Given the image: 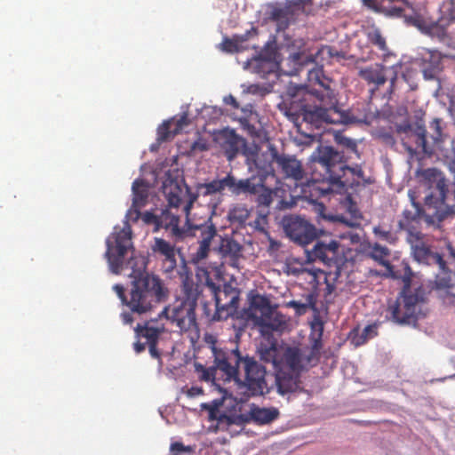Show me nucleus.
<instances>
[{
  "label": "nucleus",
  "mask_w": 455,
  "mask_h": 455,
  "mask_svg": "<svg viewBox=\"0 0 455 455\" xmlns=\"http://www.w3.org/2000/svg\"><path fill=\"white\" fill-rule=\"evenodd\" d=\"M305 4V0H288L284 6H273L268 15L276 23V30L284 31L295 16L304 12Z\"/></svg>",
  "instance_id": "6ab92c4d"
},
{
  "label": "nucleus",
  "mask_w": 455,
  "mask_h": 455,
  "mask_svg": "<svg viewBox=\"0 0 455 455\" xmlns=\"http://www.w3.org/2000/svg\"><path fill=\"white\" fill-rule=\"evenodd\" d=\"M440 12L441 17L427 28V33L443 42L448 37L447 27L455 20V1L443 3Z\"/></svg>",
  "instance_id": "412c9836"
},
{
  "label": "nucleus",
  "mask_w": 455,
  "mask_h": 455,
  "mask_svg": "<svg viewBox=\"0 0 455 455\" xmlns=\"http://www.w3.org/2000/svg\"><path fill=\"white\" fill-rule=\"evenodd\" d=\"M279 411L276 408H259L255 407L251 410L250 415L251 419L260 425L268 424L275 420L279 417Z\"/></svg>",
  "instance_id": "7c9ffc66"
},
{
  "label": "nucleus",
  "mask_w": 455,
  "mask_h": 455,
  "mask_svg": "<svg viewBox=\"0 0 455 455\" xmlns=\"http://www.w3.org/2000/svg\"><path fill=\"white\" fill-rule=\"evenodd\" d=\"M170 451L172 452H176V453H180V454H193L194 451H195V449L194 447L190 446V445H184L182 443L180 442H174V443H171V446H170Z\"/></svg>",
  "instance_id": "c03bdc74"
},
{
  "label": "nucleus",
  "mask_w": 455,
  "mask_h": 455,
  "mask_svg": "<svg viewBox=\"0 0 455 455\" xmlns=\"http://www.w3.org/2000/svg\"><path fill=\"white\" fill-rule=\"evenodd\" d=\"M339 142L346 146L347 148H350L352 151L356 150V143L348 138H341Z\"/></svg>",
  "instance_id": "603ef678"
},
{
  "label": "nucleus",
  "mask_w": 455,
  "mask_h": 455,
  "mask_svg": "<svg viewBox=\"0 0 455 455\" xmlns=\"http://www.w3.org/2000/svg\"><path fill=\"white\" fill-rule=\"evenodd\" d=\"M413 272L408 263L402 264V269L393 273V278L402 279L403 288L399 296L388 302L387 314L389 318L398 324L415 323L420 313L421 305L427 300V291L420 285L411 288Z\"/></svg>",
  "instance_id": "0eeeda50"
},
{
  "label": "nucleus",
  "mask_w": 455,
  "mask_h": 455,
  "mask_svg": "<svg viewBox=\"0 0 455 455\" xmlns=\"http://www.w3.org/2000/svg\"><path fill=\"white\" fill-rule=\"evenodd\" d=\"M205 341L210 345L212 353L215 356L217 367L227 380L240 381L239 368L242 365L244 371V379L242 385L246 387L248 395H261L268 391L266 368L253 357L243 356L237 346L235 348L218 347L212 335L206 336Z\"/></svg>",
  "instance_id": "20e7f679"
},
{
  "label": "nucleus",
  "mask_w": 455,
  "mask_h": 455,
  "mask_svg": "<svg viewBox=\"0 0 455 455\" xmlns=\"http://www.w3.org/2000/svg\"><path fill=\"white\" fill-rule=\"evenodd\" d=\"M262 72H263V73H268V72H269V70H266V69H264V70H262Z\"/></svg>",
  "instance_id": "69168bd1"
},
{
  "label": "nucleus",
  "mask_w": 455,
  "mask_h": 455,
  "mask_svg": "<svg viewBox=\"0 0 455 455\" xmlns=\"http://www.w3.org/2000/svg\"><path fill=\"white\" fill-rule=\"evenodd\" d=\"M251 35L256 36L257 29L255 28H251V30L246 31L244 35L235 36L234 38H224L221 43V49L227 52H239V44L249 39Z\"/></svg>",
  "instance_id": "72a5a7b5"
},
{
  "label": "nucleus",
  "mask_w": 455,
  "mask_h": 455,
  "mask_svg": "<svg viewBox=\"0 0 455 455\" xmlns=\"http://www.w3.org/2000/svg\"><path fill=\"white\" fill-rule=\"evenodd\" d=\"M272 161L276 165L277 172L283 179L291 180L296 184L302 182L306 172L302 163L295 156L279 153L275 148L271 149Z\"/></svg>",
  "instance_id": "f3484780"
},
{
  "label": "nucleus",
  "mask_w": 455,
  "mask_h": 455,
  "mask_svg": "<svg viewBox=\"0 0 455 455\" xmlns=\"http://www.w3.org/2000/svg\"><path fill=\"white\" fill-rule=\"evenodd\" d=\"M388 256H389V250L387 247L382 246L379 243H375L372 246L371 251V257L374 260L378 261L380 265L386 267L388 269L390 275L393 277V273L396 272L398 270H401L402 264L405 263V262L403 261L400 264L399 268L395 270L394 267L390 265L389 261L387 259Z\"/></svg>",
  "instance_id": "2f4dec72"
},
{
  "label": "nucleus",
  "mask_w": 455,
  "mask_h": 455,
  "mask_svg": "<svg viewBox=\"0 0 455 455\" xmlns=\"http://www.w3.org/2000/svg\"><path fill=\"white\" fill-rule=\"evenodd\" d=\"M188 397H195L204 394V389L201 387H192L186 392Z\"/></svg>",
  "instance_id": "3c124183"
},
{
  "label": "nucleus",
  "mask_w": 455,
  "mask_h": 455,
  "mask_svg": "<svg viewBox=\"0 0 455 455\" xmlns=\"http://www.w3.org/2000/svg\"><path fill=\"white\" fill-rule=\"evenodd\" d=\"M430 133L427 132L422 120L416 122V144L417 148L427 156H432L436 149L441 148V145L445 139L443 132L442 119L435 118L429 124Z\"/></svg>",
  "instance_id": "ddd939ff"
},
{
  "label": "nucleus",
  "mask_w": 455,
  "mask_h": 455,
  "mask_svg": "<svg viewBox=\"0 0 455 455\" xmlns=\"http://www.w3.org/2000/svg\"><path fill=\"white\" fill-rule=\"evenodd\" d=\"M220 251L225 257L237 259L241 256L242 246L233 238H223L220 245Z\"/></svg>",
  "instance_id": "f704fd0d"
},
{
  "label": "nucleus",
  "mask_w": 455,
  "mask_h": 455,
  "mask_svg": "<svg viewBox=\"0 0 455 455\" xmlns=\"http://www.w3.org/2000/svg\"><path fill=\"white\" fill-rule=\"evenodd\" d=\"M315 297L314 294L309 293L306 297L305 302H300L298 300H291L289 302V306L293 307L298 315H304L309 308H315Z\"/></svg>",
  "instance_id": "e433bc0d"
},
{
  "label": "nucleus",
  "mask_w": 455,
  "mask_h": 455,
  "mask_svg": "<svg viewBox=\"0 0 455 455\" xmlns=\"http://www.w3.org/2000/svg\"><path fill=\"white\" fill-rule=\"evenodd\" d=\"M358 75L369 84H374L376 88L387 82L386 68L378 64L360 69Z\"/></svg>",
  "instance_id": "c85d7f7f"
},
{
  "label": "nucleus",
  "mask_w": 455,
  "mask_h": 455,
  "mask_svg": "<svg viewBox=\"0 0 455 455\" xmlns=\"http://www.w3.org/2000/svg\"><path fill=\"white\" fill-rule=\"evenodd\" d=\"M147 343H141L140 341H137L133 344L134 350L136 353H141L145 350Z\"/></svg>",
  "instance_id": "13d9d810"
},
{
  "label": "nucleus",
  "mask_w": 455,
  "mask_h": 455,
  "mask_svg": "<svg viewBox=\"0 0 455 455\" xmlns=\"http://www.w3.org/2000/svg\"><path fill=\"white\" fill-rule=\"evenodd\" d=\"M409 196L415 207V211L404 210L398 221L399 230H404L407 233L406 241L411 240V236H419L423 235L419 230L421 220L426 222L427 205L423 209L419 203L415 201L414 192L409 191Z\"/></svg>",
  "instance_id": "a211bd4d"
},
{
  "label": "nucleus",
  "mask_w": 455,
  "mask_h": 455,
  "mask_svg": "<svg viewBox=\"0 0 455 455\" xmlns=\"http://www.w3.org/2000/svg\"><path fill=\"white\" fill-rule=\"evenodd\" d=\"M448 112H449L451 117L452 118L453 124H455V102L454 101L450 102V105L448 108Z\"/></svg>",
  "instance_id": "bf43d9fd"
},
{
  "label": "nucleus",
  "mask_w": 455,
  "mask_h": 455,
  "mask_svg": "<svg viewBox=\"0 0 455 455\" xmlns=\"http://www.w3.org/2000/svg\"><path fill=\"white\" fill-rule=\"evenodd\" d=\"M251 106H247L244 108H242L243 115L240 117V122L244 123L248 121V118L252 115Z\"/></svg>",
  "instance_id": "864d4df0"
},
{
  "label": "nucleus",
  "mask_w": 455,
  "mask_h": 455,
  "mask_svg": "<svg viewBox=\"0 0 455 455\" xmlns=\"http://www.w3.org/2000/svg\"><path fill=\"white\" fill-rule=\"evenodd\" d=\"M303 371L300 349L296 347H287L284 349V362L275 371L277 393L286 395L301 392L300 374Z\"/></svg>",
  "instance_id": "9d476101"
},
{
  "label": "nucleus",
  "mask_w": 455,
  "mask_h": 455,
  "mask_svg": "<svg viewBox=\"0 0 455 455\" xmlns=\"http://www.w3.org/2000/svg\"><path fill=\"white\" fill-rule=\"evenodd\" d=\"M189 124L188 116L184 114L175 123L172 122L174 128L172 129V135H177L180 132L184 126Z\"/></svg>",
  "instance_id": "49530a36"
},
{
  "label": "nucleus",
  "mask_w": 455,
  "mask_h": 455,
  "mask_svg": "<svg viewBox=\"0 0 455 455\" xmlns=\"http://www.w3.org/2000/svg\"><path fill=\"white\" fill-rule=\"evenodd\" d=\"M312 173L308 184L311 196L324 197L333 192V188L338 192L346 187L352 186L354 181L347 178V174L363 177V171L358 165L349 167L346 164L342 152L330 146H319L311 156Z\"/></svg>",
  "instance_id": "7ed1b4c3"
},
{
  "label": "nucleus",
  "mask_w": 455,
  "mask_h": 455,
  "mask_svg": "<svg viewBox=\"0 0 455 455\" xmlns=\"http://www.w3.org/2000/svg\"><path fill=\"white\" fill-rule=\"evenodd\" d=\"M377 335V326L375 324H370L364 327L361 331H356L354 332L352 336V342L356 347H359L365 344L369 339H373Z\"/></svg>",
  "instance_id": "c9c22d12"
},
{
  "label": "nucleus",
  "mask_w": 455,
  "mask_h": 455,
  "mask_svg": "<svg viewBox=\"0 0 455 455\" xmlns=\"http://www.w3.org/2000/svg\"><path fill=\"white\" fill-rule=\"evenodd\" d=\"M247 183L248 178L237 180L231 172H228L221 179L197 184L196 193L192 192L186 183L180 185L177 181H172L165 185L164 193L171 205L177 206L182 199L186 198L185 212L188 213L200 195L207 196L217 193L223 194L226 189L233 196L245 195Z\"/></svg>",
  "instance_id": "423d86ee"
},
{
  "label": "nucleus",
  "mask_w": 455,
  "mask_h": 455,
  "mask_svg": "<svg viewBox=\"0 0 455 455\" xmlns=\"http://www.w3.org/2000/svg\"><path fill=\"white\" fill-rule=\"evenodd\" d=\"M203 312L204 316L208 321H221L222 319H217V307L216 303L214 304V308H212V305L205 302L203 304Z\"/></svg>",
  "instance_id": "a18cd8bd"
},
{
  "label": "nucleus",
  "mask_w": 455,
  "mask_h": 455,
  "mask_svg": "<svg viewBox=\"0 0 455 455\" xmlns=\"http://www.w3.org/2000/svg\"><path fill=\"white\" fill-rule=\"evenodd\" d=\"M154 253L162 259V269L165 274H171L177 267L176 251L174 245L163 238H155L151 247Z\"/></svg>",
  "instance_id": "393cba45"
},
{
  "label": "nucleus",
  "mask_w": 455,
  "mask_h": 455,
  "mask_svg": "<svg viewBox=\"0 0 455 455\" xmlns=\"http://www.w3.org/2000/svg\"><path fill=\"white\" fill-rule=\"evenodd\" d=\"M407 242L411 245V254L417 262L429 266L443 264V257L438 252H434L425 243L424 235H413Z\"/></svg>",
  "instance_id": "4be33fe9"
},
{
  "label": "nucleus",
  "mask_w": 455,
  "mask_h": 455,
  "mask_svg": "<svg viewBox=\"0 0 455 455\" xmlns=\"http://www.w3.org/2000/svg\"><path fill=\"white\" fill-rule=\"evenodd\" d=\"M258 352L260 360L267 363H272L275 371L284 362V350L282 351L276 342L268 345L260 344Z\"/></svg>",
  "instance_id": "cd10ccee"
},
{
  "label": "nucleus",
  "mask_w": 455,
  "mask_h": 455,
  "mask_svg": "<svg viewBox=\"0 0 455 455\" xmlns=\"http://www.w3.org/2000/svg\"><path fill=\"white\" fill-rule=\"evenodd\" d=\"M366 36L370 43L378 47L379 50L387 49L386 39L383 37L379 28L372 26L366 30Z\"/></svg>",
  "instance_id": "4c0bfd02"
},
{
  "label": "nucleus",
  "mask_w": 455,
  "mask_h": 455,
  "mask_svg": "<svg viewBox=\"0 0 455 455\" xmlns=\"http://www.w3.org/2000/svg\"><path fill=\"white\" fill-rule=\"evenodd\" d=\"M172 180L165 181L163 185V192H164V187L165 185L169 184ZM165 194V193H164ZM166 196V195H164ZM166 200H168L167 196H165ZM169 202V201H167ZM186 198L182 199L180 204L177 206L171 205L170 203H168V206L170 208L178 209L180 206H183V212L186 214L187 221L186 225L187 227L180 228V217L176 213L172 212L170 209L165 208L161 211V213L159 214V220H158V230L161 228L165 229L170 233V236L175 240L176 242L183 241L184 239L188 238V232L189 231V226L193 225L190 223L189 220V214L185 212V205H186ZM191 211V209L189 210Z\"/></svg>",
  "instance_id": "f8f14e48"
},
{
  "label": "nucleus",
  "mask_w": 455,
  "mask_h": 455,
  "mask_svg": "<svg viewBox=\"0 0 455 455\" xmlns=\"http://www.w3.org/2000/svg\"><path fill=\"white\" fill-rule=\"evenodd\" d=\"M138 338L146 339V343L157 342L160 335L164 331V325L158 320L151 318L144 323H138L134 328Z\"/></svg>",
  "instance_id": "bb28decb"
},
{
  "label": "nucleus",
  "mask_w": 455,
  "mask_h": 455,
  "mask_svg": "<svg viewBox=\"0 0 455 455\" xmlns=\"http://www.w3.org/2000/svg\"><path fill=\"white\" fill-rule=\"evenodd\" d=\"M172 121L164 122L157 129V140L166 141L172 139L175 135H172Z\"/></svg>",
  "instance_id": "37998d69"
},
{
  "label": "nucleus",
  "mask_w": 455,
  "mask_h": 455,
  "mask_svg": "<svg viewBox=\"0 0 455 455\" xmlns=\"http://www.w3.org/2000/svg\"><path fill=\"white\" fill-rule=\"evenodd\" d=\"M290 273L294 275H299L303 274V273H307V274L311 275L314 277V279H315V277H316V274H315V271L309 270V269H307L306 267L291 268Z\"/></svg>",
  "instance_id": "8fccbe9b"
},
{
  "label": "nucleus",
  "mask_w": 455,
  "mask_h": 455,
  "mask_svg": "<svg viewBox=\"0 0 455 455\" xmlns=\"http://www.w3.org/2000/svg\"><path fill=\"white\" fill-rule=\"evenodd\" d=\"M403 12V10L400 7H394L389 11L390 14L396 16H401Z\"/></svg>",
  "instance_id": "052dcab7"
},
{
  "label": "nucleus",
  "mask_w": 455,
  "mask_h": 455,
  "mask_svg": "<svg viewBox=\"0 0 455 455\" xmlns=\"http://www.w3.org/2000/svg\"><path fill=\"white\" fill-rule=\"evenodd\" d=\"M283 225L286 235L299 245L309 244L317 238L315 227L299 216L283 218Z\"/></svg>",
  "instance_id": "4468645a"
},
{
  "label": "nucleus",
  "mask_w": 455,
  "mask_h": 455,
  "mask_svg": "<svg viewBox=\"0 0 455 455\" xmlns=\"http://www.w3.org/2000/svg\"><path fill=\"white\" fill-rule=\"evenodd\" d=\"M215 358V356L213 355ZM195 370L196 372L198 373L199 379L204 381H212L215 379L217 371H221L218 367L217 363L214 362V366L210 368H205L203 364L199 363H195Z\"/></svg>",
  "instance_id": "a19ab883"
},
{
  "label": "nucleus",
  "mask_w": 455,
  "mask_h": 455,
  "mask_svg": "<svg viewBox=\"0 0 455 455\" xmlns=\"http://www.w3.org/2000/svg\"><path fill=\"white\" fill-rule=\"evenodd\" d=\"M450 256L455 259V249L451 243H447ZM439 271L435 278V289L442 296L443 301L447 306L455 307V273L451 271L443 259V264L437 265Z\"/></svg>",
  "instance_id": "2eb2a0df"
},
{
  "label": "nucleus",
  "mask_w": 455,
  "mask_h": 455,
  "mask_svg": "<svg viewBox=\"0 0 455 455\" xmlns=\"http://www.w3.org/2000/svg\"><path fill=\"white\" fill-rule=\"evenodd\" d=\"M105 257L109 268L114 274H120L125 269H132V278L127 288L116 283L113 291L120 299L122 305L129 311L120 315L124 324H132L134 315L147 316L169 296V290L164 280L158 275L141 272L146 267L144 259L134 255L132 242V228L125 222L123 228L115 230L106 241Z\"/></svg>",
  "instance_id": "f257e3e1"
},
{
  "label": "nucleus",
  "mask_w": 455,
  "mask_h": 455,
  "mask_svg": "<svg viewBox=\"0 0 455 455\" xmlns=\"http://www.w3.org/2000/svg\"><path fill=\"white\" fill-rule=\"evenodd\" d=\"M422 177L429 191L425 196L426 224L438 227L447 216L455 214V181L447 183L443 173L435 168L425 170Z\"/></svg>",
  "instance_id": "39448f33"
},
{
  "label": "nucleus",
  "mask_w": 455,
  "mask_h": 455,
  "mask_svg": "<svg viewBox=\"0 0 455 455\" xmlns=\"http://www.w3.org/2000/svg\"><path fill=\"white\" fill-rule=\"evenodd\" d=\"M280 246V243L275 240L270 239V247L271 249H277Z\"/></svg>",
  "instance_id": "e2e57ef3"
},
{
  "label": "nucleus",
  "mask_w": 455,
  "mask_h": 455,
  "mask_svg": "<svg viewBox=\"0 0 455 455\" xmlns=\"http://www.w3.org/2000/svg\"><path fill=\"white\" fill-rule=\"evenodd\" d=\"M229 220L232 223H236L240 226L244 225L250 217V211L243 205L235 206L229 212Z\"/></svg>",
  "instance_id": "ea45409f"
},
{
  "label": "nucleus",
  "mask_w": 455,
  "mask_h": 455,
  "mask_svg": "<svg viewBox=\"0 0 455 455\" xmlns=\"http://www.w3.org/2000/svg\"><path fill=\"white\" fill-rule=\"evenodd\" d=\"M224 102L227 105H231L235 109H237L239 108V104H238L236 99L232 95L226 96L224 98Z\"/></svg>",
  "instance_id": "6e6d98bb"
},
{
  "label": "nucleus",
  "mask_w": 455,
  "mask_h": 455,
  "mask_svg": "<svg viewBox=\"0 0 455 455\" xmlns=\"http://www.w3.org/2000/svg\"><path fill=\"white\" fill-rule=\"evenodd\" d=\"M149 347V353L154 358H159L160 354L156 348L157 342L148 343Z\"/></svg>",
  "instance_id": "4d7b16f0"
},
{
  "label": "nucleus",
  "mask_w": 455,
  "mask_h": 455,
  "mask_svg": "<svg viewBox=\"0 0 455 455\" xmlns=\"http://www.w3.org/2000/svg\"><path fill=\"white\" fill-rule=\"evenodd\" d=\"M339 247V243L333 239L328 243L317 241L313 249L308 251V257L314 261L319 260L325 265L331 266L332 263H336L338 259Z\"/></svg>",
  "instance_id": "5701e85b"
},
{
  "label": "nucleus",
  "mask_w": 455,
  "mask_h": 455,
  "mask_svg": "<svg viewBox=\"0 0 455 455\" xmlns=\"http://www.w3.org/2000/svg\"><path fill=\"white\" fill-rule=\"evenodd\" d=\"M380 137L382 140L387 145L394 146L395 144L394 136L388 132L382 133Z\"/></svg>",
  "instance_id": "5fc2aeb1"
},
{
  "label": "nucleus",
  "mask_w": 455,
  "mask_h": 455,
  "mask_svg": "<svg viewBox=\"0 0 455 455\" xmlns=\"http://www.w3.org/2000/svg\"><path fill=\"white\" fill-rule=\"evenodd\" d=\"M249 310L250 317L262 336H271L274 332L281 334L288 330L289 319L272 307L267 297L259 294L253 296Z\"/></svg>",
  "instance_id": "1a4fd4ad"
},
{
  "label": "nucleus",
  "mask_w": 455,
  "mask_h": 455,
  "mask_svg": "<svg viewBox=\"0 0 455 455\" xmlns=\"http://www.w3.org/2000/svg\"><path fill=\"white\" fill-rule=\"evenodd\" d=\"M132 207L139 210L145 206L148 197V186L143 180H135L132 183Z\"/></svg>",
  "instance_id": "c756f323"
},
{
  "label": "nucleus",
  "mask_w": 455,
  "mask_h": 455,
  "mask_svg": "<svg viewBox=\"0 0 455 455\" xmlns=\"http://www.w3.org/2000/svg\"><path fill=\"white\" fill-rule=\"evenodd\" d=\"M245 195L256 196L259 205L268 207L273 202L274 189L267 188L262 178L251 176L248 178Z\"/></svg>",
  "instance_id": "a878e982"
},
{
  "label": "nucleus",
  "mask_w": 455,
  "mask_h": 455,
  "mask_svg": "<svg viewBox=\"0 0 455 455\" xmlns=\"http://www.w3.org/2000/svg\"><path fill=\"white\" fill-rule=\"evenodd\" d=\"M416 124L413 126L409 122H405L395 125V132L400 137L404 148L411 154L413 153V148L409 143V140L415 135Z\"/></svg>",
  "instance_id": "473e14b6"
},
{
  "label": "nucleus",
  "mask_w": 455,
  "mask_h": 455,
  "mask_svg": "<svg viewBox=\"0 0 455 455\" xmlns=\"http://www.w3.org/2000/svg\"><path fill=\"white\" fill-rule=\"evenodd\" d=\"M256 63H257V66H256L257 68L259 67H264L266 65H269V63L267 61L263 60H257Z\"/></svg>",
  "instance_id": "680f3d73"
},
{
  "label": "nucleus",
  "mask_w": 455,
  "mask_h": 455,
  "mask_svg": "<svg viewBox=\"0 0 455 455\" xmlns=\"http://www.w3.org/2000/svg\"><path fill=\"white\" fill-rule=\"evenodd\" d=\"M142 220L143 221L146 223V224H148V225H154L155 226V230L157 231L158 230V220H159V214H155V213H152L150 212H146L143 215H142Z\"/></svg>",
  "instance_id": "de8ad7c7"
},
{
  "label": "nucleus",
  "mask_w": 455,
  "mask_h": 455,
  "mask_svg": "<svg viewBox=\"0 0 455 455\" xmlns=\"http://www.w3.org/2000/svg\"><path fill=\"white\" fill-rule=\"evenodd\" d=\"M181 293V296L165 306L158 315L165 317L180 331H197L196 308L202 293L201 285L195 283L191 276L186 275L182 280Z\"/></svg>",
  "instance_id": "6e6552de"
},
{
  "label": "nucleus",
  "mask_w": 455,
  "mask_h": 455,
  "mask_svg": "<svg viewBox=\"0 0 455 455\" xmlns=\"http://www.w3.org/2000/svg\"><path fill=\"white\" fill-rule=\"evenodd\" d=\"M205 284L210 289L217 307V319L227 320L237 314L240 301V291L229 283H225L220 289L211 279L207 278Z\"/></svg>",
  "instance_id": "9b49d317"
},
{
  "label": "nucleus",
  "mask_w": 455,
  "mask_h": 455,
  "mask_svg": "<svg viewBox=\"0 0 455 455\" xmlns=\"http://www.w3.org/2000/svg\"><path fill=\"white\" fill-rule=\"evenodd\" d=\"M372 231L375 236L382 241L389 243H395L397 241L396 235L381 225L374 227Z\"/></svg>",
  "instance_id": "79ce46f5"
},
{
  "label": "nucleus",
  "mask_w": 455,
  "mask_h": 455,
  "mask_svg": "<svg viewBox=\"0 0 455 455\" xmlns=\"http://www.w3.org/2000/svg\"><path fill=\"white\" fill-rule=\"evenodd\" d=\"M215 141L228 161L235 159L243 146V139L232 130L220 132L215 137Z\"/></svg>",
  "instance_id": "b1692460"
},
{
  "label": "nucleus",
  "mask_w": 455,
  "mask_h": 455,
  "mask_svg": "<svg viewBox=\"0 0 455 455\" xmlns=\"http://www.w3.org/2000/svg\"><path fill=\"white\" fill-rule=\"evenodd\" d=\"M443 55L436 50L423 49L414 59L426 80H434L443 70Z\"/></svg>",
  "instance_id": "aec40b11"
},
{
  "label": "nucleus",
  "mask_w": 455,
  "mask_h": 455,
  "mask_svg": "<svg viewBox=\"0 0 455 455\" xmlns=\"http://www.w3.org/2000/svg\"><path fill=\"white\" fill-rule=\"evenodd\" d=\"M314 348H317V341H315Z\"/></svg>",
  "instance_id": "0e129e2a"
},
{
  "label": "nucleus",
  "mask_w": 455,
  "mask_h": 455,
  "mask_svg": "<svg viewBox=\"0 0 455 455\" xmlns=\"http://www.w3.org/2000/svg\"><path fill=\"white\" fill-rule=\"evenodd\" d=\"M188 237H196L199 241V247L192 257L193 261L198 263L207 258L212 240L217 235V229L209 218L203 223L190 225Z\"/></svg>",
  "instance_id": "dca6fc26"
},
{
  "label": "nucleus",
  "mask_w": 455,
  "mask_h": 455,
  "mask_svg": "<svg viewBox=\"0 0 455 455\" xmlns=\"http://www.w3.org/2000/svg\"><path fill=\"white\" fill-rule=\"evenodd\" d=\"M307 92L304 90L292 95L288 114L307 124L319 127L327 124H354L359 120L350 111L339 106L335 82L323 74L322 67L307 70Z\"/></svg>",
  "instance_id": "f03ea898"
},
{
  "label": "nucleus",
  "mask_w": 455,
  "mask_h": 455,
  "mask_svg": "<svg viewBox=\"0 0 455 455\" xmlns=\"http://www.w3.org/2000/svg\"><path fill=\"white\" fill-rule=\"evenodd\" d=\"M273 161H267L261 157H258L255 160V165L258 169V177L266 180L268 176H275V169L273 166Z\"/></svg>",
  "instance_id": "58836bf2"
},
{
  "label": "nucleus",
  "mask_w": 455,
  "mask_h": 455,
  "mask_svg": "<svg viewBox=\"0 0 455 455\" xmlns=\"http://www.w3.org/2000/svg\"><path fill=\"white\" fill-rule=\"evenodd\" d=\"M380 1L381 0H362L363 5L378 12H381Z\"/></svg>",
  "instance_id": "09e8293b"
}]
</instances>
